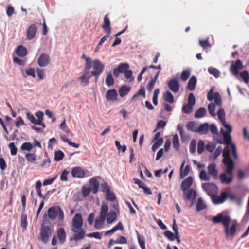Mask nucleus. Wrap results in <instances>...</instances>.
I'll use <instances>...</instances> for the list:
<instances>
[{"label": "nucleus", "mask_w": 249, "mask_h": 249, "mask_svg": "<svg viewBox=\"0 0 249 249\" xmlns=\"http://www.w3.org/2000/svg\"><path fill=\"white\" fill-rule=\"evenodd\" d=\"M48 216L52 220H54L56 218L59 221H63L64 219V214L63 210L59 206H52L48 210Z\"/></svg>", "instance_id": "f257e3e1"}, {"label": "nucleus", "mask_w": 249, "mask_h": 249, "mask_svg": "<svg viewBox=\"0 0 249 249\" xmlns=\"http://www.w3.org/2000/svg\"><path fill=\"white\" fill-rule=\"evenodd\" d=\"M53 230L49 226L42 225L38 239L43 244H46L49 241V237L52 235Z\"/></svg>", "instance_id": "f03ea898"}, {"label": "nucleus", "mask_w": 249, "mask_h": 249, "mask_svg": "<svg viewBox=\"0 0 249 249\" xmlns=\"http://www.w3.org/2000/svg\"><path fill=\"white\" fill-rule=\"evenodd\" d=\"M92 67L93 70L90 72V74L95 77V80L96 82L103 72L105 66L99 60L96 59L93 61Z\"/></svg>", "instance_id": "7ed1b4c3"}, {"label": "nucleus", "mask_w": 249, "mask_h": 249, "mask_svg": "<svg viewBox=\"0 0 249 249\" xmlns=\"http://www.w3.org/2000/svg\"><path fill=\"white\" fill-rule=\"evenodd\" d=\"M223 162L226 167H227V172L231 173V171L234 169V165L232 160L230 158L229 151L224 149L223 152Z\"/></svg>", "instance_id": "20e7f679"}, {"label": "nucleus", "mask_w": 249, "mask_h": 249, "mask_svg": "<svg viewBox=\"0 0 249 249\" xmlns=\"http://www.w3.org/2000/svg\"><path fill=\"white\" fill-rule=\"evenodd\" d=\"M202 188L211 197L213 196L214 194H217L218 190L217 186L212 183H203L202 184Z\"/></svg>", "instance_id": "39448f33"}, {"label": "nucleus", "mask_w": 249, "mask_h": 249, "mask_svg": "<svg viewBox=\"0 0 249 249\" xmlns=\"http://www.w3.org/2000/svg\"><path fill=\"white\" fill-rule=\"evenodd\" d=\"M73 233V237L70 239L71 241L74 240L78 241L84 239L85 236V231L83 229H71Z\"/></svg>", "instance_id": "423d86ee"}, {"label": "nucleus", "mask_w": 249, "mask_h": 249, "mask_svg": "<svg viewBox=\"0 0 249 249\" xmlns=\"http://www.w3.org/2000/svg\"><path fill=\"white\" fill-rule=\"evenodd\" d=\"M83 219L80 213H77L75 214L72 220V225L71 229H83Z\"/></svg>", "instance_id": "0eeeda50"}, {"label": "nucleus", "mask_w": 249, "mask_h": 249, "mask_svg": "<svg viewBox=\"0 0 249 249\" xmlns=\"http://www.w3.org/2000/svg\"><path fill=\"white\" fill-rule=\"evenodd\" d=\"M233 170H232L231 173H229L227 172V167H226V169L225 172L224 173L221 174L219 176V179L222 183L229 184L232 182L233 179Z\"/></svg>", "instance_id": "6e6552de"}, {"label": "nucleus", "mask_w": 249, "mask_h": 249, "mask_svg": "<svg viewBox=\"0 0 249 249\" xmlns=\"http://www.w3.org/2000/svg\"><path fill=\"white\" fill-rule=\"evenodd\" d=\"M227 221L224 222L225 233L226 237H233L236 232V224H232L229 228V224Z\"/></svg>", "instance_id": "1a4fd4ad"}, {"label": "nucleus", "mask_w": 249, "mask_h": 249, "mask_svg": "<svg viewBox=\"0 0 249 249\" xmlns=\"http://www.w3.org/2000/svg\"><path fill=\"white\" fill-rule=\"evenodd\" d=\"M214 194L211 197L212 201L215 204H218L223 203L228 197L227 193L226 192H223L221 193L220 196H217Z\"/></svg>", "instance_id": "9d476101"}, {"label": "nucleus", "mask_w": 249, "mask_h": 249, "mask_svg": "<svg viewBox=\"0 0 249 249\" xmlns=\"http://www.w3.org/2000/svg\"><path fill=\"white\" fill-rule=\"evenodd\" d=\"M212 220L214 224L221 223L224 226V222L227 221L228 223H230L231 219L229 216H223L222 214L219 213L217 216L213 217Z\"/></svg>", "instance_id": "9b49d317"}, {"label": "nucleus", "mask_w": 249, "mask_h": 249, "mask_svg": "<svg viewBox=\"0 0 249 249\" xmlns=\"http://www.w3.org/2000/svg\"><path fill=\"white\" fill-rule=\"evenodd\" d=\"M169 89L174 93H177L179 90L180 85L177 78H174L168 82Z\"/></svg>", "instance_id": "f8f14e48"}, {"label": "nucleus", "mask_w": 249, "mask_h": 249, "mask_svg": "<svg viewBox=\"0 0 249 249\" xmlns=\"http://www.w3.org/2000/svg\"><path fill=\"white\" fill-rule=\"evenodd\" d=\"M242 69V62L240 60L238 59L235 61L234 64L231 65L230 67V71L233 75H237L238 74L239 70H241Z\"/></svg>", "instance_id": "ddd939ff"}, {"label": "nucleus", "mask_w": 249, "mask_h": 249, "mask_svg": "<svg viewBox=\"0 0 249 249\" xmlns=\"http://www.w3.org/2000/svg\"><path fill=\"white\" fill-rule=\"evenodd\" d=\"M50 63V56L48 54L42 53L37 60L38 65L41 67L47 66Z\"/></svg>", "instance_id": "4468645a"}, {"label": "nucleus", "mask_w": 249, "mask_h": 249, "mask_svg": "<svg viewBox=\"0 0 249 249\" xmlns=\"http://www.w3.org/2000/svg\"><path fill=\"white\" fill-rule=\"evenodd\" d=\"M60 244H63L66 240V233L64 228H58L56 231V236Z\"/></svg>", "instance_id": "2eb2a0df"}, {"label": "nucleus", "mask_w": 249, "mask_h": 249, "mask_svg": "<svg viewBox=\"0 0 249 249\" xmlns=\"http://www.w3.org/2000/svg\"><path fill=\"white\" fill-rule=\"evenodd\" d=\"M37 29L36 26L34 24L29 26L26 32V38L28 40H31L35 37Z\"/></svg>", "instance_id": "dca6fc26"}, {"label": "nucleus", "mask_w": 249, "mask_h": 249, "mask_svg": "<svg viewBox=\"0 0 249 249\" xmlns=\"http://www.w3.org/2000/svg\"><path fill=\"white\" fill-rule=\"evenodd\" d=\"M97 178H101L99 177H95L92 178L89 180V187L91 189V192L94 194L98 192L99 186V183L96 179Z\"/></svg>", "instance_id": "f3484780"}, {"label": "nucleus", "mask_w": 249, "mask_h": 249, "mask_svg": "<svg viewBox=\"0 0 249 249\" xmlns=\"http://www.w3.org/2000/svg\"><path fill=\"white\" fill-rule=\"evenodd\" d=\"M71 174L73 178H81L85 177L84 170L80 167H74L71 170Z\"/></svg>", "instance_id": "a211bd4d"}, {"label": "nucleus", "mask_w": 249, "mask_h": 249, "mask_svg": "<svg viewBox=\"0 0 249 249\" xmlns=\"http://www.w3.org/2000/svg\"><path fill=\"white\" fill-rule=\"evenodd\" d=\"M129 65L127 63H121L118 67L113 70V72L115 77H118L121 73L124 72V70L128 69Z\"/></svg>", "instance_id": "6ab92c4d"}, {"label": "nucleus", "mask_w": 249, "mask_h": 249, "mask_svg": "<svg viewBox=\"0 0 249 249\" xmlns=\"http://www.w3.org/2000/svg\"><path fill=\"white\" fill-rule=\"evenodd\" d=\"M196 196V192L193 189H190L183 192V197L188 200H194Z\"/></svg>", "instance_id": "aec40b11"}, {"label": "nucleus", "mask_w": 249, "mask_h": 249, "mask_svg": "<svg viewBox=\"0 0 249 249\" xmlns=\"http://www.w3.org/2000/svg\"><path fill=\"white\" fill-rule=\"evenodd\" d=\"M208 171L209 174L211 175L213 178L217 179L218 177V170L216 169V164L212 163L208 165Z\"/></svg>", "instance_id": "412c9836"}, {"label": "nucleus", "mask_w": 249, "mask_h": 249, "mask_svg": "<svg viewBox=\"0 0 249 249\" xmlns=\"http://www.w3.org/2000/svg\"><path fill=\"white\" fill-rule=\"evenodd\" d=\"M193 178L192 177H188L184 180L181 185V189L183 191L187 190L192 185Z\"/></svg>", "instance_id": "4be33fe9"}, {"label": "nucleus", "mask_w": 249, "mask_h": 249, "mask_svg": "<svg viewBox=\"0 0 249 249\" xmlns=\"http://www.w3.org/2000/svg\"><path fill=\"white\" fill-rule=\"evenodd\" d=\"M105 32L111 33V28L110 26V21L107 15H106L104 18V23L101 26Z\"/></svg>", "instance_id": "5701e85b"}, {"label": "nucleus", "mask_w": 249, "mask_h": 249, "mask_svg": "<svg viewBox=\"0 0 249 249\" xmlns=\"http://www.w3.org/2000/svg\"><path fill=\"white\" fill-rule=\"evenodd\" d=\"M117 93L115 89L108 90L106 92V98L107 100L115 101L117 98Z\"/></svg>", "instance_id": "b1692460"}, {"label": "nucleus", "mask_w": 249, "mask_h": 249, "mask_svg": "<svg viewBox=\"0 0 249 249\" xmlns=\"http://www.w3.org/2000/svg\"><path fill=\"white\" fill-rule=\"evenodd\" d=\"M17 54L20 57H24L27 54V50L25 47L22 45L18 46L16 50Z\"/></svg>", "instance_id": "393cba45"}, {"label": "nucleus", "mask_w": 249, "mask_h": 249, "mask_svg": "<svg viewBox=\"0 0 249 249\" xmlns=\"http://www.w3.org/2000/svg\"><path fill=\"white\" fill-rule=\"evenodd\" d=\"M160 71H159L155 75L154 78L151 77L149 83H148L146 88L150 92L154 88V85L156 83V80L158 79Z\"/></svg>", "instance_id": "a878e982"}, {"label": "nucleus", "mask_w": 249, "mask_h": 249, "mask_svg": "<svg viewBox=\"0 0 249 249\" xmlns=\"http://www.w3.org/2000/svg\"><path fill=\"white\" fill-rule=\"evenodd\" d=\"M124 227L122 223L119 222L115 226L110 230L107 231L105 233V235L106 236L111 235L113 234L116 231L118 230H123Z\"/></svg>", "instance_id": "bb28decb"}, {"label": "nucleus", "mask_w": 249, "mask_h": 249, "mask_svg": "<svg viewBox=\"0 0 249 249\" xmlns=\"http://www.w3.org/2000/svg\"><path fill=\"white\" fill-rule=\"evenodd\" d=\"M196 84V78L195 76H192L188 82L187 85V89L190 91L195 90Z\"/></svg>", "instance_id": "cd10ccee"}, {"label": "nucleus", "mask_w": 249, "mask_h": 249, "mask_svg": "<svg viewBox=\"0 0 249 249\" xmlns=\"http://www.w3.org/2000/svg\"><path fill=\"white\" fill-rule=\"evenodd\" d=\"M209 130V125L208 123H205L201 124L197 129V132L202 134H207Z\"/></svg>", "instance_id": "c85d7f7f"}, {"label": "nucleus", "mask_w": 249, "mask_h": 249, "mask_svg": "<svg viewBox=\"0 0 249 249\" xmlns=\"http://www.w3.org/2000/svg\"><path fill=\"white\" fill-rule=\"evenodd\" d=\"M139 96H142L143 98L145 97V89L144 87H141L137 93L133 96L131 101H136Z\"/></svg>", "instance_id": "c756f323"}, {"label": "nucleus", "mask_w": 249, "mask_h": 249, "mask_svg": "<svg viewBox=\"0 0 249 249\" xmlns=\"http://www.w3.org/2000/svg\"><path fill=\"white\" fill-rule=\"evenodd\" d=\"M196 124L195 122L190 121L186 124V128L188 130L194 132H197L198 127L196 126Z\"/></svg>", "instance_id": "7c9ffc66"}, {"label": "nucleus", "mask_w": 249, "mask_h": 249, "mask_svg": "<svg viewBox=\"0 0 249 249\" xmlns=\"http://www.w3.org/2000/svg\"><path fill=\"white\" fill-rule=\"evenodd\" d=\"M130 88L125 85L122 86L119 90V95L121 97H124L130 91Z\"/></svg>", "instance_id": "2f4dec72"}, {"label": "nucleus", "mask_w": 249, "mask_h": 249, "mask_svg": "<svg viewBox=\"0 0 249 249\" xmlns=\"http://www.w3.org/2000/svg\"><path fill=\"white\" fill-rule=\"evenodd\" d=\"M116 218V213L114 211H110L107 214V223L109 224H111L113 222Z\"/></svg>", "instance_id": "473e14b6"}, {"label": "nucleus", "mask_w": 249, "mask_h": 249, "mask_svg": "<svg viewBox=\"0 0 249 249\" xmlns=\"http://www.w3.org/2000/svg\"><path fill=\"white\" fill-rule=\"evenodd\" d=\"M240 77L241 79L239 78V80H243L246 84H248L249 82V73L247 70H244L240 73Z\"/></svg>", "instance_id": "72a5a7b5"}, {"label": "nucleus", "mask_w": 249, "mask_h": 249, "mask_svg": "<svg viewBox=\"0 0 249 249\" xmlns=\"http://www.w3.org/2000/svg\"><path fill=\"white\" fill-rule=\"evenodd\" d=\"M36 116L37 117V125H41L43 128L45 127V124L42 123L44 114L42 111H38L36 113Z\"/></svg>", "instance_id": "f704fd0d"}, {"label": "nucleus", "mask_w": 249, "mask_h": 249, "mask_svg": "<svg viewBox=\"0 0 249 249\" xmlns=\"http://www.w3.org/2000/svg\"><path fill=\"white\" fill-rule=\"evenodd\" d=\"M206 109L204 107H201L196 112L195 117L196 118H202L206 115Z\"/></svg>", "instance_id": "c9c22d12"}, {"label": "nucleus", "mask_w": 249, "mask_h": 249, "mask_svg": "<svg viewBox=\"0 0 249 249\" xmlns=\"http://www.w3.org/2000/svg\"><path fill=\"white\" fill-rule=\"evenodd\" d=\"M108 210V206L107 204H103L101 208L100 213V217H101L102 219L105 218L106 217V215L107 213Z\"/></svg>", "instance_id": "e433bc0d"}, {"label": "nucleus", "mask_w": 249, "mask_h": 249, "mask_svg": "<svg viewBox=\"0 0 249 249\" xmlns=\"http://www.w3.org/2000/svg\"><path fill=\"white\" fill-rule=\"evenodd\" d=\"M92 64L93 65V61L91 58H88L87 61L85 62L84 71L85 73L89 74V71L91 68Z\"/></svg>", "instance_id": "4c0bfd02"}, {"label": "nucleus", "mask_w": 249, "mask_h": 249, "mask_svg": "<svg viewBox=\"0 0 249 249\" xmlns=\"http://www.w3.org/2000/svg\"><path fill=\"white\" fill-rule=\"evenodd\" d=\"M206 208V205L205 204L202 198L200 197L198 199L196 204V210L198 212L201 211Z\"/></svg>", "instance_id": "58836bf2"}, {"label": "nucleus", "mask_w": 249, "mask_h": 249, "mask_svg": "<svg viewBox=\"0 0 249 249\" xmlns=\"http://www.w3.org/2000/svg\"><path fill=\"white\" fill-rule=\"evenodd\" d=\"M164 100L169 103H173L174 102V96L172 94L169 92L167 91L163 96Z\"/></svg>", "instance_id": "ea45409f"}, {"label": "nucleus", "mask_w": 249, "mask_h": 249, "mask_svg": "<svg viewBox=\"0 0 249 249\" xmlns=\"http://www.w3.org/2000/svg\"><path fill=\"white\" fill-rule=\"evenodd\" d=\"M156 142L153 144L152 146V150L154 152L156 151L157 149L160 146L163 142V139L160 138L158 140L155 141Z\"/></svg>", "instance_id": "a19ab883"}, {"label": "nucleus", "mask_w": 249, "mask_h": 249, "mask_svg": "<svg viewBox=\"0 0 249 249\" xmlns=\"http://www.w3.org/2000/svg\"><path fill=\"white\" fill-rule=\"evenodd\" d=\"M91 76V75L84 73L79 79L81 80V83H84L86 85H88L89 83V80Z\"/></svg>", "instance_id": "79ce46f5"}, {"label": "nucleus", "mask_w": 249, "mask_h": 249, "mask_svg": "<svg viewBox=\"0 0 249 249\" xmlns=\"http://www.w3.org/2000/svg\"><path fill=\"white\" fill-rule=\"evenodd\" d=\"M164 235L170 240L174 241L176 239V237L178 235L176 233H173L170 231H165L164 232Z\"/></svg>", "instance_id": "37998d69"}, {"label": "nucleus", "mask_w": 249, "mask_h": 249, "mask_svg": "<svg viewBox=\"0 0 249 249\" xmlns=\"http://www.w3.org/2000/svg\"><path fill=\"white\" fill-rule=\"evenodd\" d=\"M106 83L108 86H111L114 83V80L111 72L108 73L106 78Z\"/></svg>", "instance_id": "c03bdc74"}, {"label": "nucleus", "mask_w": 249, "mask_h": 249, "mask_svg": "<svg viewBox=\"0 0 249 249\" xmlns=\"http://www.w3.org/2000/svg\"><path fill=\"white\" fill-rule=\"evenodd\" d=\"M213 99L216 105L221 107L222 105V99L220 94L218 92L213 94Z\"/></svg>", "instance_id": "a18cd8bd"}, {"label": "nucleus", "mask_w": 249, "mask_h": 249, "mask_svg": "<svg viewBox=\"0 0 249 249\" xmlns=\"http://www.w3.org/2000/svg\"><path fill=\"white\" fill-rule=\"evenodd\" d=\"M217 116L220 120V121L221 122V123H225V121H226L225 119V113L224 109L223 108H220L217 112Z\"/></svg>", "instance_id": "49530a36"}, {"label": "nucleus", "mask_w": 249, "mask_h": 249, "mask_svg": "<svg viewBox=\"0 0 249 249\" xmlns=\"http://www.w3.org/2000/svg\"><path fill=\"white\" fill-rule=\"evenodd\" d=\"M111 242H114V243L117 244H125L127 243V240L125 237L120 236L119 237H118L115 241L111 239L109 241L110 244H111Z\"/></svg>", "instance_id": "de8ad7c7"}, {"label": "nucleus", "mask_w": 249, "mask_h": 249, "mask_svg": "<svg viewBox=\"0 0 249 249\" xmlns=\"http://www.w3.org/2000/svg\"><path fill=\"white\" fill-rule=\"evenodd\" d=\"M105 218H101V217L99 216V219H96L95 221L94 227L96 229H100L102 228V226L105 220Z\"/></svg>", "instance_id": "09e8293b"}, {"label": "nucleus", "mask_w": 249, "mask_h": 249, "mask_svg": "<svg viewBox=\"0 0 249 249\" xmlns=\"http://www.w3.org/2000/svg\"><path fill=\"white\" fill-rule=\"evenodd\" d=\"M208 71L211 74L214 75L216 78L218 77L220 74L219 70L215 68L209 67L208 68Z\"/></svg>", "instance_id": "8fccbe9b"}, {"label": "nucleus", "mask_w": 249, "mask_h": 249, "mask_svg": "<svg viewBox=\"0 0 249 249\" xmlns=\"http://www.w3.org/2000/svg\"><path fill=\"white\" fill-rule=\"evenodd\" d=\"M64 157V154L62 151L58 150V151H55V155H54L55 160L60 161L63 159Z\"/></svg>", "instance_id": "3c124183"}, {"label": "nucleus", "mask_w": 249, "mask_h": 249, "mask_svg": "<svg viewBox=\"0 0 249 249\" xmlns=\"http://www.w3.org/2000/svg\"><path fill=\"white\" fill-rule=\"evenodd\" d=\"M193 107L188 104H185L182 107V111L186 114H190L193 111Z\"/></svg>", "instance_id": "603ef678"}, {"label": "nucleus", "mask_w": 249, "mask_h": 249, "mask_svg": "<svg viewBox=\"0 0 249 249\" xmlns=\"http://www.w3.org/2000/svg\"><path fill=\"white\" fill-rule=\"evenodd\" d=\"M173 144L174 147L176 149H178L179 148V142L178 135L175 134L173 138Z\"/></svg>", "instance_id": "864d4df0"}, {"label": "nucleus", "mask_w": 249, "mask_h": 249, "mask_svg": "<svg viewBox=\"0 0 249 249\" xmlns=\"http://www.w3.org/2000/svg\"><path fill=\"white\" fill-rule=\"evenodd\" d=\"M26 159L28 162L34 163L36 160V156L34 154L28 153L25 155Z\"/></svg>", "instance_id": "5fc2aeb1"}, {"label": "nucleus", "mask_w": 249, "mask_h": 249, "mask_svg": "<svg viewBox=\"0 0 249 249\" xmlns=\"http://www.w3.org/2000/svg\"><path fill=\"white\" fill-rule=\"evenodd\" d=\"M208 109L209 113L212 116H215V105L213 103H210L208 105Z\"/></svg>", "instance_id": "6e6d98bb"}, {"label": "nucleus", "mask_w": 249, "mask_h": 249, "mask_svg": "<svg viewBox=\"0 0 249 249\" xmlns=\"http://www.w3.org/2000/svg\"><path fill=\"white\" fill-rule=\"evenodd\" d=\"M190 76V71L186 70L182 71L181 74V79L182 81H186Z\"/></svg>", "instance_id": "4d7b16f0"}, {"label": "nucleus", "mask_w": 249, "mask_h": 249, "mask_svg": "<svg viewBox=\"0 0 249 249\" xmlns=\"http://www.w3.org/2000/svg\"><path fill=\"white\" fill-rule=\"evenodd\" d=\"M204 151V142L202 140H200L197 144V152L198 154H202Z\"/></svg>", "instance_id": "13d9d810"}, {"label": "nucleus", "mask_w": 249, "mask_h": 249, "mask_svg": "<svg viewBox=\"0 0 249 249\" xmlns=\"http://www.w3.org/2000/svg\"><path fill=\"white\" fill-rule=\"evenodd\" d=\"M199 178L201 180L204 181H209L210 179V177H209L206 173V172L204 170H202L199 174Z\"/></svg>", "instance_id": "bf43d9fd"}, {"label": "nucleus", "mask_w": 249, "mask_h": 249, "mask_svg": "<svg viewBox=\"0 0 249 249\" xmlns=\"http://www.w3.org/2000/svg\"><path fill=\"white\" fill-rule=\"evenodd\" d=\"M33 148V145L29 142L23 143L21 146V149L22 150L30 151Z\"/></svg>", "instance_id": "052dcab7"}, {"label": "nucleus", "mask_w": 249, "mask_h": 249, "mask_svg": "<svg viewBox=\"0 0 249 249\" xmlns=\"http://www.w3.org/2000/svg\"><path fill=\"white\" fill-rule=\"evenodd\" d=\"M8 147L10 150V153L12 155L14 156L17 154L18 149L14 142L10 143L8 145Z\"/></svg>", "instance_id": "680f3d73"}, {"label": "nucleus", "mask_w": 249, "mask_h": 249, "mask_svg": "<svg viewBox=\"0 0 249 249\" xmlns=\"http://www.w3.org/2000/svg\"><path fill=\"white\" fill-rule=\"evenodd\" d=\"M190 171V166L189 165H187L184 170H180V176L181 178H184L186 177L189 173Z\"/></svg>", "instance_id": "e2e57ef3"}, {"label": "nucleus", "mask_w": 249, "mask_h": 249, "mask_svg": "<svg viewBox=\"0 0 249 249\" xmlns=\"http://www.w3.org/2000/svg\"><path fill=\"white\" fill-rule=\"evenodd\" d=\"M27 118L30 120L33 124L37 125V120L35 118L34 115L31 112H27L26 113Z\"/></svg>", "instance_id": "0e129e2a"}, {"label": "nucleus", "mask_w": 249, "mask_h": 249, "mask_svg": "<svg viewBox=\"0 0 249 249\" xmlns=\"http://www.w3.org/2000/svg\"><path fill=\"white\" fill-rule=\"evenodd\" d=\"M196 144V142L195 140L193 139L191 141L190 143V152L191 154H194L195 153Z\"/></svg>", "instance_id": "69168bd1"}, {"label": "nucleus", "mask_w": 249, "mask_h": 249, "mask_svg": "<svg viewBox=\"0 0 249 249\" xmlns=\"http://www.w3.org/2000/svg\"><path fill=\"white\" fill-rule=\"evenodd\" d=\"M224 139L225 144H231V137L230 135V133H228L227 132L224 133Z\"/></svg>", "instance_id": "338daca9"}, {"label": "nucleus", "mask_w": 249, "mask_h": 249, "mask_svg": "<svg viewBox=\"0 0 249 249\" xmlns=\"http://www.w3.org/2000/svg\"><path fill=\"white\" fill-rule=\"evenodd\" d=\"M195 97L193 93H190L189 95L188 100V104L192 106L195 104Z\"/></svg>", "instance_id": "774afa93"}]
</instances>
